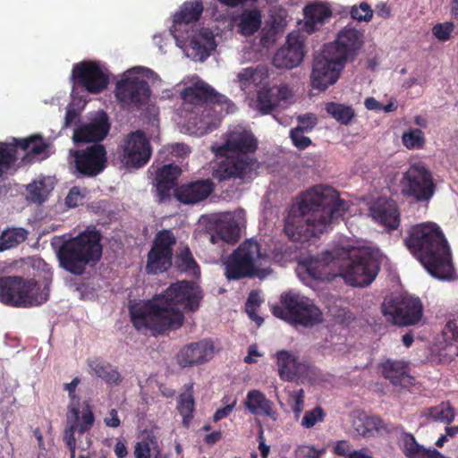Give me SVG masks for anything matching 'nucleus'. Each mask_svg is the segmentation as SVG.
<instances>
[{
	"label": "nucleus",
	"mask_w": 458,
	"mask_h": 458,
	"mask_svg": "<svg viewBox=\"0 0 458 458\" xmlns=\"http://www.w3.org/2000/svg\"><path fill=\"white\" fill-rule=\"evenodd\" d=\"M235 405L236 400H234L232 403L225 405V407L217 409L213 415L214 422H217L225 418H227L233 411Z\"/></svg>",
	"instance_id": "680f3d73"
},
{
	"label": "nucleus",
	"mask_w": 458,
	"mask_h": 458,
	"mask_svg": "<svg viewBox=\"0 0 458 458\" xmlns=\"http://www.w3.org/2000/svg\"><path fill=\"white\" fill-rule=\"evenodd\" d=\"M383 376L394 386H406L411 384L412 377L407 372L403 360H386L380 365Z\"/></svg>",
	"instance_id": "72a5a7b5"
},
{
	"label": "nucleus",
	"mask_w": 458,
	"mask_h": 458,
	"mask_svg": "<svg viewBox=\"0 0 458 458\" xmlns=\"http://www.w3.org/2000/svg\"><path fill=\"white\" fill-rule=\"evenodd\" d=\"M135 458H150V447L148 443L139 442L134 449Z\"/></svg>",
	"instance_id": "69168bd1"
},
{
	"label": "nucleus",
	"mask_w": 458,
	"mask_h": 458,
	"mask_svg": "<svg viewBox=\"0 0 458 458\" xmlns=\"http://www.w3.org/2000/svg\"><path fill=\"white\" fill-rule=\"evenodd\" d=\"M297 458H319V452L313 446L303 445L296 452Z\"/></svg>",
	"instance_id": "052dcab7"
},
{
	"label": "nucleus",
	"mask_w": 458,
	"mask_h": 458,
	"mask_svg": "<svg viewBox=\"0 0 458 458\" xmlns=\"http://www.w3.org/2000/svg\"><path fill=\"white\" fill-rule=\"evenodd\" d=\"M29 232L23 227H8L0 234V251H4L25 242Z\"/></svg>",
	"instance_id": "58836bf2"
},
{
	"label": "nucleus",
	"mask_w": 458,
	"mask_h": 458,
	"mask_svg": "<svg viewBox=\"0 0 458 458\" xmlns=\"http://www.w3.org/2000/svg\"><path fill=\"white\" fill-rule=\"evenodd\" d=\"M401 439L403 454L408 458H424L426 448L417 443L412 434L403 433Z\"/></svg>",
	"instance_id": "49530a36"
},
{
	"label": "nucleus",
	"mask_w": 458,
	"mask_h": 458,
	"mask_svg": "<svg viewBox=\"0 0 458 458\" xmlns=\"http://www.w3.org/2000/svg\"><path fill=\"white\" fill-rule=\"evenodd\" d=\"M244 407L253 415H263L276 421L278 413L274 403L267 399L264 393L258 389L250 390L243 402Z\"/></svg>",
	"instance_id": "2f4dec72"
},
{
	"label": "nucleus",
	"mask_w": 458,
	"mask_h": 458,
	"mask_svg": "<svg viewBox=\"0 0 458 458\" xmlns=\"http://www.w3.org/2000/svg\"><path fill=\"white\" fill-rule=\"evenodd\" d=\"M404 242L432 276L439 280L454 278L451 250L439 225L432 222L415 225Z\"/></svg>",
	"instance_id": "7ed1b4c3"
},
{
	"label": "nucleus",
	"mask_w": 458,
	"mask_h": 458,
	"mask_svg": "<svg viewBox=\"0 0 458 458\" xmlns=\"http://www.w3.org/2000/svg\"><path fill=\"white\" fill-rule=\"evenodd\" d=\"M176 237L169 229H163L155 235L152 246L147 255L145 270L148 275L166 272L172 267L174 246Z\"/></svg>",
	"instance_id": "ddd939ff"
},
{
	"label": "nucleus",
	"mask_w": 458,
	"mask_h": 458,
	"mask_svg": "<svg viewBox=\"0 0 458 458\" xmlns=\"http://www.w3.org/2000/svg\"><path fill=\"white\" fill-rule=\"evenodd\" d=\"M271 89L275 92V98L278 105L281 101H286L293 97L292 89L285 83L273 86Z\"/></svg>",
	"instance_id": "5fc2aeb1"
},
{
	"label": "nucleus",
	"mask_w": 458,
	"mask_h": 458,
	"mask_svg": "<svg viewBox=\"0 0 458 458\" xmlns=\"http://www.w3.org/2000/svg\"><path fill=\"white\" fill-rule=\"evenodd\" d=\"M325 110L332 118L344 125H348L355 115L352 106L335 102L327 103Z\"/></svg>",
	"instance_id": "a19ab883"
},
{
	"label": "nucleus",
	"mask_w": 458,
	"mask_h": 458,
	"mask_svg": "<svg viewBox=\"0 0 458 458\" xmlns=\"http://www.w3.org/2000/svg\"><path fill=\"white\" fill-rule=\"evenodd\" d=\"M202 291L192 282L178 281L150 300L138 301L129 305L130 319L136 330H150L154 335L179 329L186 312L199 310Z\"/></svg>",
	"instance_id": "f257e3e1"
},
{
	"label": "nucleus",
	"mask_w": 458,
	"mask_h": 458,
	"mask_svg": "<svg viewBox=\"0 0 458 458\" xmlns=\"http://www.w3.org/2000/svg\"><path fill=\"white\" fill-rule=\"evenodd\" d=\"M303 132L304 131H301V127H295L290 131L293 144L301 150L307 148L312 143L309 137L303 135Z\"/></svg>",
	"instance_id": "3c124183"
},
{
	"label": "nucleus",
	"mask_w": 458,
	"mask_h": 458,
	"mask_svg": "<svg viewBox=\"0 0 458 458\" xmlns=\"http://www.w3.org/2000/svg\"><path fill=\"white\" fill-rule=\"evenodd\" d=\"M443 335L446 340L458 341V325L456 321H448L445 326Z\"/></svg>",
	"instance_id": "bf43d9fd"
},
{
	"label": "nucleus",
	"mask_w": 458,
	"mask_h": 458,
	"mask_svg": "<svg viewBox=\"0 0 458 458\" xmlns=\"http://www.w3.org/2000/svg\"><path fill=\"white\" fill-rule=\"evenodd\" d=\"M204 6L201 0H190L181 6L174 14L172 33L174 37L183 34L184 27L198 21L203 13Z\"/></svg>",
	"instance_id": "c756f323"
},
{
	"label": "nucleus",
	"mask_w": 458,
	"mask_h": 458,
	"mask_svg": "<svg viewBox=\"0 0 458 458\" xmlns=\"http://www.w3.org/2000/svg\"><path fill=\"white\" fill-rule=\"evenodd\" d=\"M326 413L320 406H317L310 411H307L301 420V426L305 428H311L318 422H322Z\"/></svg>",
	"instance_id": "8fccbe9b"
},
{
	"label": "nucleus",
	"mask_w": 458,
	"mask_h": 458,
	"mask_svg": "<svg viewBox=\"0 0 458 458\" xmlns=\"http://www.w3.org/2000/svg\"><path fill=\"white\" fill-rule=\"evenodd\" d=\"M278 374L284 381H294L307 375L309 365L298 360L291 352L282 350L276 352Z\"/></svg>",
	"instance_id": "cd10ccee"
},
{
	"label": "nucleus",
	"mask_w": 458,
	"mask_h": 458,
	"mask_svg": "<svg viewBox=\"0 0 458 458\" xmlns=\"http://www.w3.org/2000/svg\"><path fill=\"white\" fill-rule=\"evenodd\" d=\"M454 25L451 22L438 23L433 27V35L441 41H445L450 38Z\"/></svg>",
	"instance_id": "864d4df0"
},
{
	"label": "nucleus",
	"mask_w": 458,
	"mask_h": 458,
	"mask_svg": "<svg viewBox=\"0 0 458 458\" xmlns=\"http://www.w3.org/2000/svg\"><path fill=\"white\" fill-rule=\"evenodd\" d=\"M240 226L233 218L220 219L216 225V235L211 236V242H216V238L218 237L223 242L234 244L240 238Z\"/></svg>",
	"instance_id": "4c0bfd02"
},
{
	"label": "nucleus",
	"mask_w": 458,
	"mask_h": 458,
	"mask_svg": "<svg viewBox=\"0 0 458 458\" xmlns=\"http://www.w3.org/2000/svg\"><path fill=\"white\" fill-rule=\"evenodd\" d=\"M346 201L330 186L316 185L299 196L284 220V231L293 242L318 237L348 210Z\"/></svg>",
	"instance_id": "f03ea898"
},
{
	"label": "nucleus",
	"mask_w": 458,
	"mask_h": 458,
	"mask_svg": "<svg viewBox=\"0 0 458 458\" xmlns=\"http://www.w3.org/2000/svg\"><path fill=\"white\" fill-rule=\"evenodd\" d=\"M402 142L408 149H421L426 143L425 134L420 129H409L403 133Z\"/></svg>",
	"instance_id": "de8ad7c7"
},
{
	"label": "nucleus",
	"mask_w": 458,
	"mask_h": 458,
	"mask_svg": "<svg viewBox=\"0 0 458 458\" xmlns=\"http://www.w3.org/2000/svg\"><path fill=\"white\" fill-rule=\"evenodd\" d=\"M401 193L414 202L428 201L435 192L430 171L422 163L411 165L400 181Z\"/></svg>",
	"instance_id": "f8f14e48"
},
{
	"label": "nucleus",
	"mask_w": 458,
	"mask_h": 458,
	"mask_svg": "<svg viewBox=\"0 0 458 458\" xmlns=\"http://www.w3.org/2000/svg\"><path fill=\"white\" fill-rule=\"evenodd\" d=\"M439 355L445 361L451 360L454 357L458 355V346L455 344H448L445 349L441 351Z\"/></svg>",
	"instance_id": "0e129e2a"
},
{
	"label": "nucleus",
	"mask_w": 458,
	"mask_h": 458,
	"mask_svg": "<svg viewBox=\"0 0 458 458\" xmlns=\"http://www.w3.org/2000/svg\"><path fill=\"white\" fill-rule=\"evenodd\" d=\"M52 188L48 187L44 180L33 181L27 185V199L36 204L45 202Z\"/></svg>",
	"instance_id": "37998d69"
},
{
	"label": "nucleus",
	"mask_w": 458,
	"mask_h": 458,
	"mask_svg": "<svg viewBox=\"0 0 458 458\" xmlns=\"http://www.w3.org/2000/svg\"><path fill=\"white\" fill-rule=\"evenodd\" d=\"M386 320L398 327L418 325L423 318V305L419 297L405 293L386 296L381 304Z\"/></svg>",
	"instance_id": "1a4fd4ad"
},
{
	"label": "nucleus",
	"mask_w": 458,
	"mask_h": 458,
	"mask_svg": "<svg viewBox=\"0 0 458 458\" xmlns=\"http://www.w3.org/2000/svg\"><path fill=\"white\" fill-rule=\"evenodd\" d=\"M374 220L383 225L387 232L396 230L401 219L395 201L387 197H378L374 201Z\"/></svg>",
	"instance_id": "c85d7f7f"
},
{
	"label": "nucleus",
	"mask_w": 458,
	"mask_h": 458,
	"mask_svg": "<svg viewBox=\"0 0 458 458\" xmlns=\"http://www.w3.org/2000/svg\"><path fill=\"white\" fill-rule=\"evenodd\" d=\"M82 198L80 189L78 187H72L65 198V204L69 208H76L80 205Z\"/></svg>",
	"instance_id": "13d9d810"
},
{
	"label": "nucleus",
	"mask_w": 458,
	"mask_h": 458,
	"mask_svg": "<svg viewBox=\"0 0 458 458\" xmlns=\"http://www.w3.org/2000/svg\"><path fill=\"white\" fill-rule=\"evenodd\" d=\"M427 416L433 421L450 424L454 419V411L448 403H441L437 406L428 408Z\"/></svg>",
	"instance_id": "a18cd8bd"
},
{
	"label": "nucleus",
	"mask_w": 458,
	"mask_h": 458,
	"mask_svg": "<svg viewBox=\"0 0 458 458\" xmlns=\"http://www.w3.org/2000/svg\"><path fill=\"white\" fill-rule=\"evenodd\" d=\"M175 266L181 272L188 273L191 276L199 275V267L194 259L189 247L183 248L176 256Z\"/></svg>",
	"instance_id": "79ce46f5"
},
{
	"label": "nucleus",
	"mask_w": 458,
	"mask_h": 458,
	"mask_svg": "<svg viewBox=\"0 0 458 458\" xmlns=\"http://www.w3.org/2000/svg\"><path fill=\"white\" fill-rule=\"evenodd\" d=\"M344 66V63L332 53H326V49L323 48L321 53L317 54L313 59L310 74L312 89L325 91L337 81Z\"/></svg>",
	"instance_id": "dca6fc26"
},
{
	"label": "nucleus",
	"mask_w": 458,
	"mask_h": 458,
	"mask_svg": "<svg viewBox=\"0 0 458 458\" xmlns=\"http://www.w3.org/2000/svg\"><path fill=\"white\" fill-rule=\"evenodd\" d=\"M305 28L308 32H313L318 25H322L325 21L332 16L329 7L322 3H313L305 6L304 10Z\"/></svg>",
	"instance_id": "c9c22d12"
},
{
	"label": "nucleus",
	"mask_w": 458,
	"mask_h": 458,
	"mask_svg": "<svg viewBox=\"0 0 458 458\" xmlns=\"http://www.w3.org/2000/svg\"><path fill=\"white\" fill-rule=\"evenodd\" d=\"M214 344L201 340L183 346L176 355L177 364L181 368H191L210 360L214 356Z\"/></svg>",
	"instance_id": "4be33fe9"
},
{
	"label": "nucleus",
	"mask_w": 458,
	"mask_h": 458,
	"mask_svg": "<svg viewBox=\"0 0 458 458\" xmlns=\"http://www.w3.org/2000/svg\"><path fill=\"white\" fill-rule=\"evenodd\" d=\"M151 94L147 81L135 76H127L117 81L114 97L123 109L140 110L147 105Z\"/></svg>",
	"instance_id": "4468645a"
},
{
	"label": "nucleus",
	"mask_w": 458,
	"mask_h": 458,
	"mask_svg": "<svg viewBox=\"0 0 458 458\" xmlns=\"http://www.w3.org/2000/svg\"><path fill=\"white\" fill-rule=\"evenodd\" d=\"M101 239L99 231L88 227L77 236L64 241L57 251L60 267L72 275H83L87 266H94L101 259Z\"/></svg>",
	"instance_id": "423d86ee"
},
{
	"label": "nucleus",
	"mask_w": 458,
	"mask_h": 458,
	"mask_svg": "<svg viewBox=\"0 0 458 458\" xmlns=\"http://www.w3.org/2000/svg\"><path fill=\"white\" fill-rule=\"evenodd\" d=\"M257 106L263 114H268L274 111L278 104L275 98V92L270 88H262L257 94Z\"/></svg>",
	"instance_id": "c03bdc74"
},
{
	"label": "nucleus",
	"mask_w": 458,
	"mask_h": 458,
	"mask_svg": "<svg viewBox=\"0 0 458 458\" xmlns=\"http://www.w3.org/2000/svg\"><path fill=\"white\" fill-rule=\"evenodd\" d=\"M193 384H190L186 387V391L181 394L177 400V410L182 417V424L189 427L193 419L195 410V400L192 394Z\"/></svg>",
	"instance_id": "ea45409f"
},
{
	"label": "nucleus",
	"mask_w": 458,
	"mask_h": 458,
	"mask_svg": "<svg viewBox=\"0 0 458 458\" xmlns=\"http://www.w3.org/2000/svg\"><path fill=\"white\" fill-rule=\"evenodd\" d=\"M338 262L330 251H325L317 256H311L301 261L309 276L315 280L329 281L335 274L332 273V267Z\"/></svg>",
	"instance_id": "393cba45"
},
{
	"label": "nucleus",
	"mask_w": 458,
	"mask_h": 458,
	"mask_svg": "<svg viewBox=\"0 0 458 458\" xmlns=\"http://www.w3.org/2000/svg\"><path fill=\"white\" fill-rule=\"evenodd\" d=\"M261 23V12L257 8L245 9L237 18L239 32L243 36L255 34L259 30Z\"/></svg>",
	"instance_id": "e433bc0d"
},
{
	"label": "nucleus",
	"mask_w": 458,
	"mask_h": 458,
	"mask_svg": "<svg viewBox=\"0 0 458 458\" xmlns=\"http://www.w3.org/2000/svg\"><path fill=\"white\" fill-rule=\"evenodd\" d=\"M13 140L14 144L0 142V175L7 173L15 165L18 148L28 151V156L33 157L43 154L49 148V144L38 134Z\"/></svg>",
	"instance_id": "a211bd4d"
},
{
	"label": "nucleus",
	"mask_w": 458,
	"mask_h": 458,
	"mask_svg": "<svg viewBox=\"0 0 458 458\" xmlns=\"http://www.w3.org/2000/svg\"><path fill=\"white\" fill-rule=\"evenodd\" d=\"M299 125L297 127H301V131L306 132L311 131L312 129L317 124V117L313 114H305L303 115H300L297 118Z\"/></svg>",
	"instance_id": "6e6d98bb"
},
{
	"label": "nucleus",
	"mask_w": 458,
	"mask_h": 458,
	"mask_svg": "<svg viewBox=\"0 0 458 458\" xmlns=\"http://www.w3.org/2000/svg\"><path fill=\"white\" fill-rule=\"evenodd\" d=\"M397 109V103L391 98L386 105H383L374 99V111H384L386 113L394 112Z\"/></svg>",
	"instance_id": "774afa93"
},
{
	"label": "nucleus",
	"mask_w": 458,
	"mask_h": 458,
	"mask_svg": "<svg viewBox=\"0 0 458 458\" xmlns=\"http://www.w3.org/2000/svg\"><path fill=\"white\" fill-rule=\"evenodd\" d=\"M151 154L149 140L142 131L138 130L125 137L119 157L124 168L135 170L146 165Z\"/></svg>",
	"instance_id": "2eb2a0df"
},
{
	"label": "nucleus",
	"mask_w": 458,
	"mask_h": 458,
	"mask_svg": "<svg viewBox=\"0 0 458 458\" xmlns=\"http://www.w3.org/2000/svg\"><path fill=\"white\" fill-rule=\"evenodd\" d=\"M72 81L75 88L91 94H99L109 83V74L98 63L83 61L72 67Z\"/></svg>",
	"instance_id": "f3484780"
},
{
	"label": "nucleus",
	"mask_w": 458,
	"mask_h": 458,
	"mask_svg": "<svg viewBox=\"0 0 458 458\" xmlns=\"http://www.w3.org/2000/svg\"><path fill=\"white\" fill-rule=\"evenodd\" d=\"M262 300L260 299L259 293L252 291L250 293L245 303L246 312L252 320L257 322L258 325H260L264 321L263 318L257 314L258 308Z\"/></svg>",
	"instance_id": "09e8293b"
},
{
	"label": "nucleus",
	"mask_w": 458,
	"mask_h": 458,
	"mask_svg": "<svg viewBox=\"0 0 458 458\" xmlns=\"http://www.w3.org/2000/svg\"><path fill=\"white\" fill-rule=\"evenodd\" d=\"M182 173V169L174 164L164 165L156 172V188L159 201H165L171 197L172 191H174L177 185V180Z\"/></svg>",
	"instance_id": "7c9ffc66"
},
{
	"label": "nucleus",
	"mask_w": 458,
	"mask_h": 458,
	"mask_svg": "<svg viewBox=\"0 0 458 458\" xmlns=\"http://www.w3.org/2000/svg\"><path fill=\"white\" fill-rule=\"evenodd\" d=\"M343 257L339 265L341 276L344 282L352 286H366L372 282V273L369 265L372 261V248L352 247L343 249Z\"/></svg>",
	"instance_id": "9d476101"
},
{
	"label": "nucleus",
	"mask_w": 458,
	"mask_h": 458,
	"mask_svg": "<svg viewBox=\"0 0 458 458\" xmlns=\"http://www.w3.org/2000/svg\"><path fill=\"white\" fill-rule=\"evenodd\" d=\"M362 33L349 26L344 28L337 35L335 42L325 45L326 53H332L345 64L348 58L356 55L362 46Z\"/></svg>",
	"instance_id": "aec40b11"
},
{
	"label": "nucleus",
	"mask_w": 458,
	"mask_h": 458,
	"mask_svg": "<svg viewBox=\"0 0 458 458\" xmlns=\"http://www.w3.org/2000/svg\"><path fill=\"white\" fill-rule=\"evenodd\" d=\"M351 448L352 446L348 441L339 440L334 446V454L339 456L348 457V455L352 453L351 452Z\"/></svg>",
	"instance_id": "e2e57ef3"
},
{
	"label": "nucleus",
	"mask_w": 458,
	"mask_h": 458,
	"mask_svg": "<svg viewBox=\"0 0 458 458\" xmlns=\"http://www.w3.org/2000/svg\"><path fill=\"white\" fill-rule=\"evenodd\" d=\"M215 184L210 179H198L182 183L174 190L175 199L185 205L198 204L214 191Z\"/></svg>",
	"instance_id": "5701e85b"
},
{
	"label": "nucleus",
	"mask_w": 458,
	"mask_h": 458,
	"mask_svg": "<svg viewBox=\"0 0 458 458\" xmlns=\"http://www.w3.org/2000/svg\"><path fill=\"white\" fill-rule=\"evenodd\" d=\"M281 305L272 307V314L291 324L311 327L323 320V314L310 298L288 292L281 294Z\"/></svg>",
	"instance_id": "6e6552de"
},
{
	"label": "nucleus",
	"mask_w": 458,
	"mask_h": 458,
	"mask_svg": "<svg viewBox=\"0 0 458 458\" xmlns=\"http://www.w3.org/2000/svg\"><path fill=\"white\" fill-rule=\"evenodd\" d=\"M182 109L191 114L190 120L202 132L212 131L220 124L223 116L236 110L234 103L215 90L209 84L198 80L180 93Z\"/></svg>",
	"instance_id": "20e7f679"
},
{
	"label": "nucleus",
	"mask_w": 458,
	"mask_h": 458,
	"mask_svg": "<svg viewBox=\"0 0 458 458\" xmlns=\"http://www.w3.org/2000/svg\"><path fill=\"white\" fill-rule=\"evenodd\" d=\"M351 17L357 21H369L372 18V10L367 3H361L358 7L353 6L351 10Z\"/></svg>",
	"instance_id": "603ef678"
},
{
	"label": "nucleus",
	"mask_w": 458,
	"mask_h": 458,
	"mask_svg": "<svg viewBox=\"0 0 458 458\" xmlns=\"http://www.w3.org/2000/svg\"><path fill=\"white\" fill-rule=\"evenodd\" d=\"M293 398H294V403L292 405V410L294 413V417L296 419H299L303 411V408H304V392H303V390L300 389L299 391H297L295 393Z\"/></svg>",
	"instance_id": "4d7b16f0"
},
{
	"label": "nucleus",
	"mask_w": 458,
	"mask_h": 458,
	"mask_svg": "<svg viewBox=\"0 0 458 458\" xmlns=\"http://www.w3.org/2000/svg\"><path fill=\"white\" fill-rule=\"evenodd\" d=\"M176 38L182 39L200 61L206 60L216 47L213 32L208 29L187 30L185 35L179 34Z\"/></svg>",
	"instance_id": "b1692460"
},
{
	"label": "nucleus",
	"mask_w": 458,
	"mask_h": 458,
	"mask_svg": "<svg viewBox=\"0 0 458 458\" xmlns=\"http://www.w3.org/2000/svg\"><path fill=\"white\" fill-rule=\"evenodd\" d=\"M303 58L302 45L298 37L289 34L286 45L280 47L273 57V64L281 69H293L298 66Z\"/></svg>",
	"instance_id": "a878e982"
},
{
	"label": "nucleus",
	"mask_w": 458,
	"mask_h": 458,
	"mask_svg": "<svg viewBox=\"0 0 458 458\" xmlns=\"http://www.w3.org/2000/svg\"><path fill=\"white\" fill-rule=\"evenodd\" d=\"M93 375L101 378L108 386H119L123 382V376L118 368L101 358L89 359L87 361Z\"/></svg>",
	"instance_id": "473e14b6"
},
{
	"label": "nucleus",
	"mask_w": 458,
	"mask_h": 458,
	"mask_svg": "<svg viewBox=\"0 0 458 458\" xmlns=\"http://www.w3.org/2000/svg\"><path fill=\"white\" fill-rule=\"evenodd\" d=\"M104 422L106 427L118 428L121 425V420L118 416L117 410L111 409L108 412V416L104 419Z\"/></svg>",
	"instance_id": "338daca9"
},
{
	"label": "nucleus",
	"mask_w": 458,
	"mask_h": 458,
	"mask_svg": "<svg viewBox=\"0 0 458 458\" xmlns=\"http://www.w3.org/2000/svg\"><path fill=\"white\" fill-rule=\"evenodd\" d=\"M51 278L46 277L42 288L34 278H23L18 276L0 277V301L15 308H30L45 303L49 297Z\"/></svg>",
	"instance_id": "0eeeda50"
},
{
	"label": "nucleus",
	"mask_w": 458,
	"mask_h": 458,
	"mask_svg": "<svg viewBox=\"0 0 458 458\" xmlns=\"http://www.w3.org/2000/svg\"><path fill=\"white\" fill-rule=\"evenodd\" d=\"M72 157L78 178L95 177L100 174L107 165L106 150L101 144H93L86 148L75 150Z\"/></svg>",
	"instance_id": "6ab92c4d"
},
{
	"label": "nucleus",
	"mask_w": 458,
	"mask_h": 458,
	"mask_svg": "<svg viewBox=\"0 0 458 458\" xmlns=\"http://www.w3.org/2000/svg\"><path fill=\"white\" fill-rule=\"evenodd\" d=\"M258 140L254 134L242 126H235L225 135V141L218 148L220 154L232 152L236 157H227L216 170L218 181L244 179L255 169L258 160L250 156L258 149Z\"/></svg>",
	"instance_id": "39448f33"
},
{
	"label": "nucleus",
	"mask_w": 458,
	"mask_h": 458,
	"mask_svg": "<svg viewBox=\"0 0 458 458\" xmlns=\"http://www.w3.org/2000/svg\"><path fill=\"white\" fill-rule=\"evenodd\" d=\"M237 78L241 89L244 91L251 92L267 82L268 73L266 67L258 65L256 68L248 67L242 69L237 74Z\"/></svg>",
	"instance_id": "f704fd0d"
},
{
	"label": "nucleus",
	"mask_w": 458,
	"mask_h": 458,
	"mask_svg": "<svg viewBox=\"0 0 458 458\" xmlns=\"http://www.w3.org/2000/svg\"><path fill=\"white\" fill-rule=\"evenodd\" d=\"M261 257L260 245L253 240L244 241L225 262V275L228 280L251 277L256 272V263Z\"/></svg>",
	"instance_id": "9b49d317"
},
{
	"label": "nucleus",
	"mask_w": 458,
	"mask_h": 458,
	"mask_svg": "<svg viewBox=\"0 0 458 458\" xmlns=\"http://www.w3.org/2000/svg\"><path fill=\"white\" fill-rule=\"evenodd\" d=\"M110 123L108 116L101 112L89 123H83L74 130L72 140L76 143H90L103 140L108 134Z\"/></svg>",
	"instance_id": "412c9836"
},
{
	"label": "nucleus",
	"mask_w": 458,
	"mask_h": 458,
	"mask_svg": "<svg viewBox=\"0 0 458 458\" xmlns=\"http://www.w3.org/2000/svg\"><path fill=\"white\" fill-rule=\"evenodd\" d=\"M95 422V415L89 403H86L81 411L79 407L74 404H70L67 413V426L64 429V434L69 436L72 434L75 436V432L82 435L93 427Z\"/></svg>",
	"instance_id": "bb28decb"
}]
</instances>
